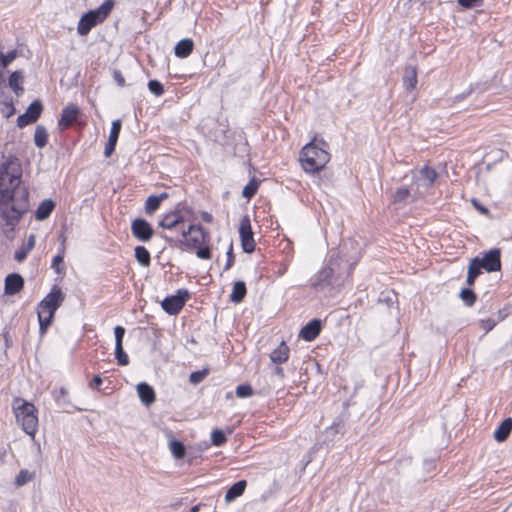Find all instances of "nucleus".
<instances>
[{"label":"nucleus","mask_w":512,"mask_h":512,"mask_svg":"<svg viewBox=\"0 0 512 512\" xmlns=\"http://www.w3.org/2000/svg\"><path fill=\"white\" fill-rule=\"evenodd\" d=\"M22 170L17 159L0 167V213L7 220L18 219L28 206L29 192L20 187Z\"/></svg>","instance_id":"1"},{"label":"nucleus","mask_w":512,"mask_h":512,"mask_svg":"<svg viewBox=\"0 0 512 512\" xmlns=\"http://www.w3.org/2000/svg\"><path fill=\"white\" fill-rule=\"evenodd\" d=\"M64 301V294L61 289L54 285L46 297L39 303L37 317L39 322V333L43 336L51 325L56 310Z\"/></svg>","instance_id":"2"},{"label":"nucleus","mask_w":512,"mask_h":512,"mask_svg":"<svg viewBox=\"0 0 512 512\" xmlns=\"http://www.w3.org/2000/svg\"><path fill=\"white\" fill-rule=\"evenodd\" d=\"M330 159L327 151V144L321 142H310L306 144L300 154V161L303 169L309 173H315L321 170Z\"/></svg>","instance_id":"3"},{"label":"nucleus","mask_w":512,"mask_h":512,"mask_svg":"<svg viewBox=\"0 0 512 512\" xmlns=\"http://www.w3.org/2000/svg\"><path fill=\"white\" fill-rule=\"evenodd\" d=\"M113 6V0H106L98 8L85 13L79 20L78 34L81 36L87 35L94 26L102 23L108 17Z\"/></svg>","instance_id":"4"},{"label":"nucleus","mask_w":512,"mask_h":512,"mask_svg":"<svg viewBox=\"0 0 512 512\" xmlns=\"http://www.w3.org/2000/svg\"><path fill=\"white\" fill-rule=\"evenodd\" d=\"M163 238L168 242H178L189 248H198L205 242V233L201 226L190 224L188 227H182L181 233L175 237L164 235Z\"/></svg>","instance_id":"5"},{"label":"nucleus","mask_w":512,"mask_h":512,"mask_svg":"<svg viewBox=\"0 0 512 512\" xmlns=\"http://www.w3.org/2000/svg\"><path fill=\"white\" fill-rule=\"evenodd\" d=\"M12 409L17 424L27 435L32 436V403L17 397L12 402Z\"/></svg>","instance_id":"6"},{"label":"nucleus","mask_w":512,"mask_h":512,"mask_svg":"<svg viewBox=\"0 0 512 512\" xmlns=\"http://www.w3.org/2000/svg\"><path fill=\"white\" fill-rule=\"evenodd\" d=\"M239 235L243 251L245 253H252L255 250L256 243L253 237L251 222L247 215L240 221Z\"/></svg>","instance_id":"7"},{"label":"nucleus","mask_w":512,"mask_h":512,"mask_svg":"<svg viewBox=\"0 0 512 512\" xmlns=\"http://www.w3.org/2000/svg\"><path fill=\"white\" fill-rule=\"evenodd\" d=\"M188 297L189 293L187 290H178L176 295L166 297L162 301L161 306L166 313L176 315L183 308Z\"/></svg>","instance_id":"8"},{"label":"nucleus","mask_w":512,"mask_h":512,"mask_svg":"<svg viewBox=\"0 0 512 512\" xmlns=\"http://www.w3.org/2000/svg\"><path fill=\"white\" fill-rule=\"evenodd\" d=\"M159 227L166 230H176L181 233V228L185 227V221L182 213L178 210L165 214L158 223Z\"/></svg>","instance_id":"9"},{"label":"nucleus","mask_w":512,"mask_h":512,"mask_svg":"<svg viewBox=\"0 0 512 512\" xmlns=\"http://www.w3.org/2000/svg\"><path fill=\"white\" fill-rule=\"evenodd\" d=\"M133 236L141 242H148L154 234L152 226L142 218H137L131 223Z\"/></svg>","instance_id":"10"},{"label":"nucleus","mask_w":512,"mask_h":512,"mask_svg":"<svg viewBox=\"0 0 512 512\" xmlns=\"http://www.w3.org/2000/svg\"><path fill=\"white\" fill-rule=\"evenodd\" d=\"M501 252L499 249L494 248L489 250L484 254L482 258H480V265L487 272H496L501 269Z\"/></svg>","instance_id":"11"},{"label":"nucleus","mask_w":512,"mask_h":512,"mask_svg":"<svg viewBox=\"0 0 512 512\" xmlns=\"http://www.w3.org/2000/svg\"><path fill=\"white\" fill-rule=\"evenodd\" d=\"M437 176H438V174L435 171V169L426 165L418 171V173L414 177V179H415V183L418 187L422 186L425 188H429L433 185Z\"/></svg>","instance_id":"12"},{"label":"nucleus","mask_w":512,"mask_h":512,"mask_svg":"<svg viewBox=\"0 0 512 512\" xmlns=\"http://www.w3.org/2000/svg\"><path fill=\"white\" fill-rule=\"evenodd\" d=\"M80 111L75 105L66 106L61 113V118L58 121V127L61 131L70 127L76 121Z\"/></svg>","instance_id":"13"},{"label":"nucleus","mask_w":512,"mask_h":512,"mask_svg":"<svg viewBox=\"0 0 512 512\" xmlns=\"http://www.w3.org/2000/svg\"><path fill=\"white\" fill-rule=\"evenodd\" d=\"M24 286V279L18 273L8 274L5 278L4 283V293L6 295H15L20 290H22Z\"/></svg>","instance_id":"14"},{"label":"nucleus","mask_w":512,"mask_h":512,"mask_svg":"<svg viewBox=\"0 0 512 512\" xmlns=\"http://www.w3.org/2000/svg\"><path fill=\"white\" fill-rule=\"evenodd\" d=\"M321 331V321L313 319L307 323L300 331L299 336L306 341H313Z\"/></svg>","instance_id":"15"},{"label":"nucleus","mask_w":512,"mask_h":512,"mask_svg":"<svg viewBox=\"0 0 512 512\" xmlns=\"http://www.w3.org/2000/svg\"><path fill=\"white\" fill-rule=\"evenodd\" d=\"M137 393L143 404L150 406L155 402L154 389L145 382L137 385Z\"/></svg>","instance_id":"16"},{"label":"nucleus","mask_w":512,"mask_h":512,"mask_svg":"<svg viewBox=\"0 0 512 512\" xmlns=\"http://www.w3.org/2000/svg\"><path fill=\"white\" fill-rule=\"evenodd\" d=\"M55 206L56 204L52 199L43 200L39 203L36 211L34 212V217L37 220H45L50 216Z\"/></svg>","instance_id":"17"},{"label":"nucleus","mask_w":512,"mask_h":512,"mask_svg":"<svg viewBox=\"0 0 512 512\" xmlns=\"http://www.w3.org/2000/svg\"><path fill=\"white\" fill-rule=\"evenodd\" d=\"M289 347L282 341L280 345L270 354V359L274 364H282L289 358Z\"/></svg>","instance_id":"18"},{"label":"nucleus","mask_w":512,"mask_h":512,"mask_svg":"<svg viewBox=\"0 0 512 512\" xmlns=\"http://www.w3.org/2000/svg\"><path fill=\"white\" fill-rule=\"evenodd\" d=\"M194 43L192 39L185 38L180 40L174 48V53L179 58L188 57L193 51Z\"/></svg>","instance_id":"19"},{"label":"nucleus","mask_w":512,"mask_h":512,"mask_svg":"<svg viewBox=\"0 0 512 512\" xmlns=\"http://www.w3.org/2000/svg\"><path fill=\"white\" fill-rule=\"evenodd\" d=\"M417 84V70L414 66H408L404 70L403 86L407 91L415 89Z\"/></svg>","instance_id":"20"},{"label":"nucleus","mask_w":512,"mask_h":512,"mask_svg":"<svg viewBox=\"0 0 512 512\" xmlns=\"http://www.w3.org/2000/svg\"><path fill=\"white\" fill-rule=\"evenodd\" d=\"M512 431V419L506 418L501 422L498 428L494 432V438L498 442H503L507 439Z\"/></svg>","instance_id":"21"},{"label":"nucleus","mask_w":512,"mask_h":512,"mask_svg":"<svg viewBox=\"0 0 512 512\" xmlns=\"http://www.w3.org/2000/svg\"><path fill=\"white\" fill-rule=\"evenodd\" d=\"M246 486L247 482L245 480H240L233 484L225 494V501L231 502L241 496L244 493Z\"/></svg>","instance_id":"22"},{"label":"nucleus","mask_w":512,"mask_h":512,"mask_svg":"<svg viewBox=\"0 0 512 512\" xmlns=\"http://www.w3.org/2000/svg\"><path fill=\"white\" fill-rule=\"evenodd\" d=\"M168 197L167 193H162L160 195H151L147 198L145 202V212L146 214H153L160 206L162 200Z\"/></svg>","instance_id":"23"},{"label":"nucleus","mask_w":512,"mask_h":512,"mask_svg":"<svg viewBox=\"0 0 512 512\" xmlns=\"http://www.w3.org/2000/svg\"><path fill=\"white\" fill-rule=\"evenodd\" d=\"M22 82H23L22 71H14L9 76L8 86L13 90V92L16 95H20L23 92Z\"/></svg>","instance_id":"24"},{"label":"nucleus","mask_w":512,"mask_h":512,"mask_svg":"<svg viewBox=\"0 0 512 512\" xmlns=\"http://www.w3.org/2000/svg\"><path fill=\"white\" fill-rule=\"evenodd\" d=\"M246 292V285L243 281L235 282L230 294V301L236 304L240 303L244 299Z\"/></svg>","instance_id":"25"},{"label":"nucleus","mask_w":512,"mask_h":512,"mask_svg":"<svg viewBox=\"0 0 512 512\" xmlns=\"http://www.w3.org/2000/svg\"><path fill=\"white\" fill-rule=\"evenodd\" d=\"M48 137H49L48 132L44 126H42V125L36 126L35 131H34V144L37 147H39V148L45 147L48 143Z\"/></svg>","instance_id":"26"},{"label":"nucleus","mask_w":512,"mask_h":512,"mask_svg":"<svg viewBox=\"0 0 512 512\" xmlns=\"http://www.w3.org/2000/svg\"><path fill=\"white\" fill-rule=\"evenodd\" d=\"M135 258L143 267H148L151 263L150 253L144 246H137L135 248Z\"/></svg>","instance_id":"27"},{"label":"nucleus","mask_w":512,"mask_h":512,"mask_svg":"<svg viewBox=\"0 0 512 512\" xmlns=\"http://www.w3.org/2000/svg\"><path fill=\"white\" fill-rule=\"evenodd\" d=\"M332 273L333 270L330 267H325L322 270H320L316 276V280L313 283V286L318 288L323 287L325 284L329 283V279L331 278Z\"/></svg>","instance_id":"28"},{"label":"nucleus","mask_w":512,"mask_h":512,"mask_svg":"<svg viewBox=\"0 0 512 512\" xmlns=\"http://www.w3.org/2000/svg\"><path fill=\"white\" fill-rule=\"evenodd\" d=\"M32 123V103H30L24 114L19 115L17 118V126L19 128L26 127Z\"/></svg>","instance_id":"29"},{"label":"nucleus","mask_w":512,"mask_h":512,"mask_svg":"<svg viewBox=\"0 0 512 512\" xmlns=\"http://www.w3.org/2000/svg\"><path fill=\"white\" fill-rule=\"evenodd\" d=\"M258 186H259V182L255 178H252L248 182V184H246L244 186L243 191H242V196L247 199H251L256 194Z\"/></svg>","instance_id":"30"},{"label":"nucleus","mask_w":512,"mask_h":512,"mask_svg":"<svg viewBox=\"0 0 512 512\" xmlns=\"http://www.w3.org/2000/svg\"><path fill=\"white\" fill-rule=\"evenodd\" d=\"M170 451L176 459H181L185 455V446L178 440H173L169 443Z\"/></svg>","instance_id":"31"},{"label":"nucleus","mask_w":512,"mask_h":512,"mask_svg":"<svg viewBox=\"0 0 512 512\" xmlns=\"http://www.w3.org/2000/svg\"><path fill=\"white\" fill-rule=\"evenodd\" d=\"M17 57V51L11 50L7 53H3L0 51V66L2 68H7Z\"/></svg>","instance_id":"32"},{"label":"nucleus","mask_w":512,"mask_h":512,"mask_svg":"<svg viewBox=\"0 0 512 512\" xmlns=\"http://www.w3.org/2000/svg\"><path fill=\"white\" fill-rule=\"evenodd\" d=\"M227 441L226 435L220 429H214L211 433V443L214 446L220 447Z\"/></svg>","instance_id":"33"},{"label":"nucleus","mask_w":512,"mask_h":512,"mask_svg":"<svg viewBox=\"0 0 512 512\" xmlns=\"http://www.w3.org/2000/svg\"><path fill=\"white\" fill-rule=\"evenodd\" d=\"M460 298L468 307L474 305L476 301V294L471 289H463L460 293Z\"/></svg>","instance_id":"34"},{"label":"nucleus","mask_w":512,"mask_h":512,"mask_svg":"<svg viewBox=\"0 0 512 512\" xmlns=\"http://www.w3.org/2000/svg\"><path fill=\"white\" fill-rule=\"evenodd\" d=\"M483 267L480 265V258L476 257L472 259L468 266V274L473 275L475 278L481 273Z\"/></svg>","instance_id":"35"},{"label":"nucleus","mask_w":512,"mask_h":512,"mask_svg":"<svg viewBox=\"0 0 512 512\" xmlns=\"http://www.w3.org/2000/svg\"><path fill=\"white\" fill-rule=\"evenodd\" d=\"M236 395L239 398H248L253 395V389L249 384H242L236 387Z\"/></svg>","instance_id":"36"},{"label":"nucleus","mask_w":512,"mask_h":512,"mask_svg":"<svg viewBox=\"0 0 512 512\" xmlns=\"http://www.w3.org/2000/svg\"><path fill=\"white\" fill-rule=\"evenodd\" d=\"M32 479V474L28 470H21L15 478V485L20 487Z\"/></svg>","instance_id":"37"},{"label":"nucleus","mask_w":512,"mask_h":512,"mask_svg":"<svg viewBox=\"0 0 512 512\" xmlns=\"http://www.w3.org/2000/svg\"><path fill=\"white\" fill-rule=\"evenodd\" d=\"M121 130V120L117 119L112 122L108 140L117 142Z\"/></svg>","instance_id":"38"},{"label":"nucleus","mask_w":512,"mask_h":512,"mask_svg":"<svg viewBox=\"0 0 512 512\" xmlns=\"http://www.w3.org/2000/svg\"><path fill=\"white\" fill-rule=\"evenodd\" d=\"M148 89L155 96H161L164 93L163 85L158 80H150Z\"/></svg>","instance_id":"39"},{"label":"nucleus","mask_w":512,"mask_h":512,"mask_svg":"<svg viewBox=\"0 0 512 512\" xmlns=\"http://www.w3.org/2000/svg\"><path fill=\"white\" fill-rule=\"evenodd\" d=\"M410 194V191L406 187L398 188L393 194V202H403L405 201Z\"/></svg>","instance_id":"40"},{"label":"nucleus","mask_w":512,"mask_h":512,"mask_svg":"<svg viewBox=\"0 0 512 512\" xmlns=\"http://www.w3.org/2000/svg\"><path fill=\"white\" fill-rule=\"evenodd\" d=\"M115 356L118 363L125 366L129 363V358L123 350V346H115Z\"/></svg>","instance_id":"41"},{"label":"nucleus","mask_w":512,"mask_h":512,"mask_svg":"<svg viewBox=\"0 0 512 512\" xmlns=\"http://www.w3.org/2000/svg\"><path fill=\"white\" fill-rule=\"evenodd\" d=\"M207 370H201V371H195V372H192L189 376V381L192 383V384H198L200 383L201 381L204 380V378L206 377L207 375Z\"/></svg>","instance_id":"42"},{"label":"nucleus","mask_w":512,"mask_h":512,"mask_svg":"<svg viewBox=\"0 0 512 512\" xmlns=\"http://www.w3.org/2000/svg\"><path fill=\"white\" fill-rule=\"evenodd\" d=\"M115 335V346H123V338L125 335V328L122 326H116L114 328Z\"/></svg>","instance_id":"43"},{"label":"nucleus","mask_w":512,"mask_h":512,"mask_svg":"<svg viewBox=\"0 0 512 512\" xmlns=\"http://www.w3.org/2000/svg\"><path fill=\"white\" fill-rule=\"evenodd\" d=\"M458 3L464 8H475L481 6L483 0H458Z\"/></svg>","instance_id":"44"},{"label":"nucleus","mask_w":512,"mask_h":512,"mask_svg":"<svg viewBox=\"0 0 512 512\" xmlns=\"http://www.w3.org/2000/svg\"><path fill=\"white\" fill-rule=\"evenodd\" d=\"M234 261H235V257L233 254V246H232V244H230L229 249L227 251V261H226L224 270L230 269L232 267V265L234 264Z\"/></svg>","instance_id":"45"},{"label":"nucleus","mask_w":512,"mask_h":512,"mask_svg":"<svg viewBox=\"0 0 512 512\" xmlns=\"http://www.w3.org/2000/svg\"><path fill=\"white\" fill-rule=\"evenodd\" d=\"M196 255L200 258V259H210L211 258V252H210V249L209 247H203V248H199L196 252Z\"/></svg>","instance_id":"46"},{"label":"nucleus","mask_w":512,"mask_h":512,"mask_svg":"<svg viewBox=\"0 0 512 512\" xmlns=\"http://www.w3.org/2000/svg\"><path fill=\"white\" fill-rule=\"evenodd\" d=\"M116 144H117V142L108 140V142L106 143L105 149H104V156L105 157L108 158V157H110L112 155V153L115 150Z\"/></svg>","instance_id":"47"},{"label":"nucleus","mask_w":512,"mask_h":512,"mask_svg":"<svg viewBox=\"0 0 512 512\" xmlns=\"http://www.w3.org/2000/svg\"><path fill=\"white\" fill-rule=\"evenodd\" d=\"M42 112V104L38 100H34V122L39 118Z\"/></svg>","instance_id":"48"},{"label":"nucleus","mask_w":512,"mask_h":512,"mask_svg":"<svg viewBox=\"0 0 512 512\" xmlns=\"http://www.w3.org/2000/svg\"><path fill=\"white\" fill-rule=\"evenodd\" d=\"M27 253H28V251L25 248H23V249L18 250V251L15 252L14 258L18 262H21V261H23L27 257Z\"/></svg>","instance_id":"49"},{"label":"nucleus","mask_w":512,"mask_h":512,"mask_svg":"<svg viewBox=\"0 0 512 512\" xmlns=\"http://www.w3.org/2000/svg\"><path fill=\"white\" fill-rule=\"evenodd\" d=\"M63 262V257L60 256V255H56L54 258H53V261H52V267L56 270L57 273L60 272V269H59V264Z\"/></svg>","instance_id":"50"},{"label":"nucleus","mask_w":512,"mask_h":512,"mask_svg":"<svg viewBox=\"0 0 512 512\" xmlns=\"http://www.w3.org/2000/svg\"><path fill=\"white\" fill-rule=\"evenodd\" d=\"M102 384V378L100 375H95L90 383V388L97 389Z\"/></svg>","instance_id":"51"},{"label":"nucleus","mask_w":512,"mask_h":512,"mask_svg":"<svg viewBox=\"0 0 512 512\" xmlns=\"http://www.w3.org/2000/svg\"><path fill=\"white\" fill-rule=\"evenodd\" d=\"M472 91H473V88H469L466 92L455 96L453 102H457V101H461V100L465 99L472 93Z\"/></svg>","instance_id":"52"},{"label":"nucleus","mask_w":512,"mask_h":512,"mask_svg":"<svg viewBox=\"0 0 512 512\" xmlns=\"http://www.w3.org/2000/svg\"><path fill=\"white\" fill-rule=\"evenodd\" d=\"M6 86V68L0 66V88Z\"/></svg>","instance_id":"53"},{"label":"nucleus","mask_w":512,"mask_h":512,"mask_svg":"<svg viewBox=\"0 0 512 512\" xmlns=\"http://www.w3.org/2000/svg\"><path fill=\"white\" fill-rule=\"evenodd\" d=\"M114 78H115V80L117 81V83H118V85H119V86H124V85H125V79H124V77L121 75V73H120V72L115 71V72H114Z\"/></svg>","instance_id":"54"},{"label":"nucleus","mask_w":512,"mask_h":512,"mask_svg":"<svg viewBox=\"0 0 512 512\" xmlns=\"http://www.w3.org/2000/svg\"><path fill=\"white\" fill-rule=\"evenodd\" d=\"M32 245H33V242H32V234L26 236V241H25V244H24V248L29 251L30 249H32Z\"/></svg>","instance_id":"55"},{"label":"nucleus","mask_w":512,"mask_h":512,"mask_svg":"<svg viewBox=\"0 0 512 512\" xmlns=\"http://www.w3.org/2000/svg\"><path fill=\"white\" fill-rule=\"evenodd\" d=\"M274 374L277 375L280 379H283L285 376L283 368L279 366L275 367Z\"/></svg>","instance_id":"56"},{"label":"nucleus","mask_w":512,"mask_h":512,"mask_svg":"<svg viewBox=\"0 0 512 512\" xmlns=\"http://www.w3.org/2000/svg\"><path fill=\"white\" fill-rule=\"evenodd\" d=\"M6 108L8 109V111L6 113V117H10L11 115H13L15 113V108L12 103H7Z\"/></svg>","instance_id":"57"},{"label":"nucleus","mask_w":512,"mask_h":512,"mask_svg":"<svg viewBox=\"0 0 512 512\" xmlns=\"http://www.w3.org/2000/svg\"><path fill=\"white\" fill-rule=\"evenodd\" d=\"M202 219L205 221V222H212V215L209 214L208 212H203L202 213Z\"/></svg>","instance_id":"58"},{"label":"nucleus","mask_w":512,"mask_h":512,"mask_svg":"<svg viewBox=\"0 0 512 512\" xmlns=\"http://www.w3.org/2000/svg\"><path fill=\"white\" fill-rule=\"evenodd\" d=\"M472 202H473V204L475 205V207H476L480 212H482V213H484V214L488 212V210H487L485 207H483V206H481V205H478V204H477V202H476V200H473Z\"/></svg>","instance_id":"59"},{"label":"nucleus","mask_w":512,"mask_h":512,"mask_svg":"<svg viewBox=\"0 0 512 512\" xmlns=\"http://www.w3.org/2000/svg\"><path fill=\"white\" fill-rule=\"evenodd\" d=\"M475 279L476 278L473 275L467 273V280H466V282H467L468 285H470V286L473 285L474 282H475Z\"/></svg>","instance_id":"60"},{"label":"nucleus","mask_w":512,"mask_h":512,"mask_svg":"<svg viewBox=\"0 0 512 512\" xmlns=\"http://www.w3.org/2000/svg\"><path fill=\"white\" fill-rule=\"evenodd\" d=\"M198 510H199L198 506H194V507L191 509V511H192V512H197Z\"/></svg>","instance_id":"61"}]
</instances>
